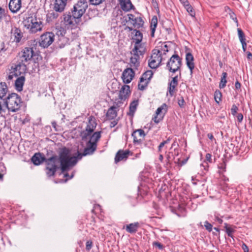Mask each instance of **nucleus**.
I'll return each mask as SVG.
<instances>
[{"mask_svg": "<svg viewBox=\"0 0 252 252\" xmlns=\"http://www.w3.org/2000/svg\"><path fill=\"white\" fill-rule=\"evenodd\" d=\"M100 137L101 131H96L92 136H88L87 140H83L86 142L85 147L82 153L77 152L79 158L81 159L83 156L93 155L97 149V143Z\"/></svg>", "mask_w": 252, "mask_h": 252, "instance_id": "f257e3e1", "label": "nucleus"}, {"mask_svg": "<svg viewBox=\"0 0 252 252\" xmlns=\"http://www.w3.org/2000/svg\"><path fill=\"white\" fill-rule=\"evenodd\" d=\"M62 172L67 171L74 166L80 159L78 157H70L69 150L64 148L60 154L59 159Z\"/></svg>", "mask_w": 252, "mask_h": 252, "instance_id": "f03ea898", "label": "nucleus"}, {"mask_svg": "<svg viewBox=\"0 0 252 252\" xmlns=\"http://www.w3.org/2000/svg\"><path fill=\"white\" fill-rule=\"evenodd\" d=\"M9 111L15 112L18 111L22 103L21 97L16 93H11L5 98L3 100Z\"/></svg>", "mask_w": 252, "mask_h": 252, "instance_id": "7ed1b4c3", "label": "nucleus"}, {"mask_svg": "<svg viewBox=\"0 0 252 252\" xmlns=\"http://www.w3.org/2000/svg\"><path fill=\"white\" fill-rule=\"evenodd\" d=\"M23 23L25 27L29 29L31 33H36L42 30V22L39 19L38 20L35 16L26 17Z\"/></svg>", "mask_w": 252, "mask_h": 252, "instance_id": "20e7f679", "label": "nucleus"}, {"mask_svg": "<svg viewBox=\"0 0 252 252\" xmlns=\"http://www.w3.org/2000/svg\"><path fill=\"white\" fill-rule=\"evenodd\" d=\"M46 164V174L48 177L55 175L58 168L59 158L56 156H53L49 158H46L45 161Z\"/></svg>", "mask_w": 252, "mask_h": 252, "instance_id": "39448f33", "label": "nucleus"}, {"mask_svg": "<svg viewBox=\"0 0 252 252\" xmlns=\"http://www.w3.org/2000/svg\"><path fill=\"white\" fill-rule=\"evenodd\" d=\"M182 59L177 54L172 55L166 64L169 71L173 73L180 71Z\"/></svg>", "mask_w": 252, "mask_h": 252, "instance_id": "423d86ee", "label": "nucleus"}, {"mask_svg": "<svg viewBox=\"0 0 252 252\" xmlns=\"http://www.w3.org/2000/svg\"><path fill=\"white\" fill-rule=\"evenodd\" d=\"M88 7L87 0H79L75 3L73 8L71 9V13L74 14L75 17L80 18L83 16Z\"/></svg>", "mask_w": 252, "mask_h": 252, "instance_id": "0eeeda50", "label": "nucleus"}, {"mask_svg": "<svg viewBox=\"0 0 252 252\" xmlns=\"http://www.w3.org/2000/svg\"><path fill=\"white\" fill-rule=\"evenodd\" d=\"M74 15V14L71 13V11L63 14V22L66 26L73 28L80 22L81 18Z\"/></svg>", "mask_w": 252, "mask_h": 252, "instance_id": "6e6552de", "label": "nucleus"}, {"mask_svg": "<svg viewBox=\"0 0 252 252\" xmlns=\"http://www.w3.org/2000/svg\"><path fill=\"white\" fill-rule=\"evenodd\" d=\"M96 126L95 120L92 118L90 119L85 129L81 132L80 136L82 140H87L88 139V136H92Z\"/></svg>", "mask_w": 252, "mask_h": 252, "instance_id": "1a4fd4ad", "label": "nucleus"}, {"mask_svg": "<svg viewBox=\"0 0 252 252\" xmlns=\"http://www.w3.org/2000/svg\"><path fill=\"white\" fill-rule=\"evenodd\" d=\"M55 35L51 32H47L40 36L39 45L43 48H47L54 40Z\"/></svg>", "mask_w": 252, "mask_h": 252, "instance_id": "9d476101", "label": "nucleus"}, {"mask_svg": "<svg viewBox=\"0 0 252 252\" xmlns=\"http://www.w3.org/2000/svg\"><path fill=\"white\" fill-rule=\"evenodd\" d=\"M153 75V72L151 70H147L143 73L140 78V82L138 84V89L140 90L143 91L146 88Z\"/></svg>", "mask_w": 252, "mask_h": 252, "instance_id": "9b49d317", "label": "nucleus"}, {"mask_svg": "<svg viewBox=\"0 0 252 252\" xmlns=\"http://www.w3.org/2000/svg\"><path fill=\"white\" fill-rule=\"evenodd\" d=\"M33 54V47H25L19 54L18 59L27 63L32 59Z\"/></svg>", "mask_w": 252, "mask_h": 252, "instance_id": "f8f14e48", "label": "nucleus"}, {"mask_svg": "<svg viewBox=\"0 0 252 252\" xmlns=\"http://www.w3.org/2000/svg\"><path fill=\"white\" fill-rule=\"evenodd\" d=\"M26 62L18 59L14 66H11V70H13L17 75L22 76L25 74L27 70Z\"/></svg>", "mask_w": 252, "mask_h": 252, "instance_id": "ddd939ff", "label": "nucleus"}, {"mask_svg": "<svg viewBox=\"0 0 252 252\" xmlns=\"http://www.w3.org/2000/svg\"><path fill=\"white\" fill-rule=\"evenodd\" d=\"M125 20L127 22L130 21L131 24L134 28L139 29L142 27L144 24V21L142 18L140 17H135V16L131 14H128L126 17Z\"/></svg>", "mask_w": 252, "mask_h": 252, "instance_id": "4468645a", "label": "nucleus"}, {"mask_svg": "<svg viewBox=\"0 0 252 252\" xmlns=\"http://www.w3.org/2000/svg\"><path fill=\"white\" fill-rule=\"evenodd\" d=\"M11 39L16 44L19 43L23 37L21 30L16 27L12 28L11 31Z\"/></svg>", "mask_w": 252, "mask_h": 252, "instance_id": "2eb2a0df", "label": "nucleus"}, {"mask_svg": "<svg viewBox=\"0 0 252 252\" xmlns=\"http://www.w3.org/2000/svg\"><path fill=\"white\" fill-rule=\"evenodd\" d=\"M135 73L132 69L127 68L124 70L122 73V78L123 82L126 84L129 83L134 77Z\"/></svg>", "mask_w": 252, "mask_h": 252, "instance_id": "dca6fc26", "label": "nucleus"}, {"mask_svg": "<svg viewBox=\"0 0 252 252\" xmlns=\"http://www.w3.org/2000/svg\"><path fill=\"white\" fill-rule=\"evenodd\" d=\"M122 103L121 101L115 102L114 104L111 106L106 113V117L109 119H114L117 116L116 109L120 106V104Z\"/></svg>", "mask_w": 252, "mask_h": 252, "instance_id": "f3484780", "label": "nucleus"}, {"mask_svg": "<svg viewBox=\"0 0 252 252\" xmlns=\"http://www.w3.org/2000/svg\"><path fill=\"white\" fill-rule=\"evenodd\" d=\"M67 0H55L53 4V9L56 12L61 13L65 9Z\"/></svg>", "mask_w": 252, "mask_h": 252, "instance_id": "a211bd4d", "label": "nucleus"}, {"mask_svg": "<svg viewBox=\"0 0 252 252\" xmlns=\"http://www.w3.org/2000/svg\"><path fill=\"white\" fill-rule=\"evenodd\" d=\"M131 91L128 85H125L122 86L119 92V98L121 100H125L130 95Z\"/></svg>", "mask_w": 252, "mask_h": 252, "instance_id": "6ab92c4d", "label": "nucleus"}, {"mask_svg": "<svg viewBox=\"0 0 252 252\" xmlns=\"http://www.w3.org/2000/svg\"><path fill=\"white\" fill-rule=\"evenodd\" d=\"M21 5V0H10L9 8L12 13H15L19 11Z\"/></svg>", "mask_w": 252, "mask_h": 252, "instance_id": "aec40b11", "label": "nucleus"}, {"mask_svg": "<svg viewBox=\"0 0 252 252\" xmlns=\"http://www.w3.org/2000/svg\"><path fill=\"white\" fill-rule=\"evenodd\" d=\"M178 84V77L175 76L172 78V80L168 83V92L171 96H173L175 93V88Z\"/></svg>", "mask_w": 252, "mask_h": 252, "instance_id": "412c9836", "label": "nucleus"}, {"mask_svg": "<svg viewBox=\"0 0 252 252\" xmlns=\"http://www.w3.org/2000/svg\"><path fill=\"white\" fill-rule=\"evenodd\" d=\"M146 51V48L144 44L140 42L139 44L135 43L134 48L132 49L133 54L134 55L143 56Z\"/></svg>", "mask_w": 252, "mask_h": 252, "instance_id": "4be33fe9", "label": "nucleus"}, {"mask_svg": "<svg viewBox=\"0 0 252 252\" xmlns=\"http://www.w3.org/2000/svg\"><path fill=\"white\" fill-rule=\"evenodd\" d=\"M32 161L35 165H39L45 161L46 158L40 153H35L31 158Z\"/></svg>", "mask_w": 252, "mask_h": 252, "instance_id": "5701e85b", "label": "nucleus"}, {"mask_svg": "<svg viewBox=\"0 0 252 252\" xmlns=\"http://www.w3.org/2000/svg\"><path fill=\"white\" fill-rule=\"evenodd\" d=\"M129 150H119L116 154L115 158V162L117 163L122 160H126L129 155Z\"/></svg>", "mask_w": 252, "mask_h": 252, "instance_id": "b1692460", "label": "nucleus"}, {"mask_svg": "<svg viewBox=\"0 0 252 252\" xmlns=\"http://www.w3.org/2000/svg\"><path fill=\"white\" fill-rule=\"evenodd\" d=\"M25 82V77L24 75L19 76L15 81V88L18 92L23 90V86Z\"/></svg>", "mask_w": 252, "mask_h": 252, "instance_id": "393cba45", "label": "nucleus"}, {"mask_svg": "<svg viewBox=\"0 0 252 252\" xmlns=\"http://www.w3.org/2000/svg\"><path fill=\"white\" fill-rule=\"evenodd\" d=\"M137 134H138L139 136L142 138H144L145 136L144 131L142 129H137L133 132L132 133V136L133 138V142L134 144L140 143L141 142V139H138Z\"/></svg>", "mask_w": 252, "mask_h": 252, "instance_id": "a878e982", "label": "nucleus"}, {"mask_svg": "<svg viewBox=\"0 0 252 252\" xmlns=\"http://www.w3.org/2000/svg\"><path fill=\"white\" fill-rule=\"evenodd\" d=\"M186 61L188 67L190 70V73H192V70L194 68V57L191 53H187L186 55Z\"/></svg>", "mask_w": 252, "mask_h": 252, "instance_id": "bb28decb", "label": "nucleus"}, {"mask_svg": "<svg viewBox=\"0 0 252 252\" xmlns=\"http://www.w3.org/2000/svg\"><path fill=\"white\" fill-rule=\"evenodd\" d=\"M139 227V224L138 222L131 223L127 224L126 226V231L131 234L135 233L138 230Z\"/></svg>", "mask_w": 252, "mask_h": 252, "instance_id": "cd10ccee", "label": "nucleus"}, {"mask_svg": "<svg viewBox=\"0 0 252 252\" xmlns=\"http://www.w3.org/2000/svg\"><path fill=\"white\" fill-rule=\"evenodd\" d=\"M151 59L157 61L160 63L162 62V58L160 50L159 49H155L152 51V54L151 56Z\"/></svg>", "mask_w": 252, "mask_h": 252, "instance_id": "c85d7f7f", "label": "nucleus"}, {"mask_svg": "<svg viewBox=\"0 0 252 252\" xmlns=\"http://www.w3.org/2000/svg\"><path fill=\"white\" fill-rule=\"evenodd\" d=\"M8 92V88L5 82L0 83V99L4 100L7 96L6 94Z\"/></svg>", "mask_w": 252, "mask_h": 252, "instance_id": "c756f323", "label": "nucleus"}, {"mask_svg": "<svg viewBox=\"0 0 252 252\" xmlns=\"http://www.w3.org/2000/svg\"><path fill=\"white\" fill-rule=\"evenodd\" d=\"M3 19L6 23H8L10 21L11 17L7 14V11L0 6V23Z\"/></svg>", "mask_w": 252, "mask_h": 252, "instance_id": "7c9ffc66", "label": "nucleus"}, {"mask_svg": "<svg viewBox=\"0 0 252 252\" xmlns=\"http://www.w3.org/2000/svg\"><path fill=\"white\" fill-rule=\"evenodd\" d=\"M120 3L122 9L126 11L130 10L133 6L130 0H121Z\"/></svg>", "mask_w": 252, "mask_h": 252, "instance_id": "2f4dec72", "label": "nucleus"}, {"mask_svg": "<svg viewBox=\"0 0 252 252\" xmlns=\"http://www.w3.org/2000/svg\"><path fill=\"white\" fill-rule=\"evenodd\" d=\"M158 25V18L156 16H154L151 21V37H154L155 35V32L156 31V28L157 27Z\"/></svg>", "mask_w": 252, "mask_h": 252, "instance_id": "473e14b6", "label": "nucleus"}, {"mask_svg": "<svg viewBox=\"0 0 252 252\" xmlns=\"http://www.w3.org/2000/svg\"><path fill=\"white\" fill-rule=\"evenodd\" d=\"M70 38L68 36L61 35L59 38V44L61 48L64 47L65 45L69 44Z\"/></svg>", "mask_w": 252, "mask_h": 252, "instance_id": "72a5a7b5", "label": "nucleus"}, {"mask_svg": "<svg viewBox=\"0 0 252 252\" xmlns=\"http://www.w3.org/2000/svg\"><path fill=\"white\" fill-rule=\"evenodd\" d=\"M138 105V100H134L130 103L129 107V112L128 113V114L129 115H133L134 114V113H135V112L137 109V107Z\"/></svg>", "mask_w": 252, "mask_h": 252, "instance_id": "f704fd0d", "label": "nucleus"}, {"mask_svg": "<svg viewBox=\"0 0 252 252\" xmlns=\"http://www.w3.org/2000/svg\"><path fill=\"white\" fill-rule=\"evenodd\" d=\"M134 32H135L133 40L136 44H139L141 42L143 39V34L139 30L136 29L134 30Z\"/></svg>", "mask_w": 252, "mask_h": 252, "instance_id": "c9c22d12", "label": "nucleus"}, {"mask_svg": "<svg viewBox=\"0 0 252 252\" xmlns=\"http://www.w3.org/2000/svg\"><path fill=\"white\" fill-rule=\"evenodd\" d=\"M140 58V56L139 55H134L133 54V56L130 58V63L131 64V66L137 68L139 64V60Z\"/></svg>", "mask_w": 252, "mask_h": 252, "instance_id": "e433bc0d", "label": "nucleus"}, {"mask_svg": "<svg viewBox=\"0 0 252 252\" xmlns=\"http://www.w3.org/2000/svg\"><path fill=\"white\" fill-rule=\"evenodd\" d=\"M167 105L165 103H163L161 106L159 107L156 110V114L159 116H164V113L166 112Z\"/></svg>", "mask_w": 252, "mask_h": 252, "instance_id": "4c0bfd02", "label": "nucleus"}, {"mask_svg": "<svg viewBox=\"0 0 252 252\" xmlns=\"http://www.w3.org/2000/svg\"><path fill=\"white\" fill-rule=\"evenodd\" d=\"M227 76V73L225 72H223L222 73V77L221 78L220 82L219 84V87L220 89L224 88L226 86V83L227 82L226 77Z\"/></svg>", "mask_w": 252, "mask_h": 252, "instance_id": "58836bf2", "label": "nucleus"}, {"mask_svg": "<svg viewBox=\"0 0 252 252\" xmlns=\"http://www.w3.org/2000/svg\"><path fill=\"white\" fill-rule=\"evenodd\" d=\"M160 63H161L159 62H157V61L151 59V58H150L148 64L150 68L152 69H155L158 67L160 65Z\"/></svg>", "mask_w": 252, "mask_h": 252, "instance_id": "ea45409f", "label": "nucleus"}, {"mask_svg": "<svg viewBox=\"0 0 252 252\" xmlns=\"http://www.w3.org/2000/svg\"><path fill=\"white\" fill-rule=\"evenodd\" d=\"M224 228L225 229V232L227 233V235L229 237L233 238V233L235 231V230L230 226H229V225L226 223H224Z\"/></svg>", "mask_w": 252, "mask_h": 252, "instance_id": "a19ab883", "label": "nucleus"}, {"mask_svg": "<svg viewBox=\"0 0 252 252\" xmlns=\"http://www.w3.org/2000/svg\"><path fill=\"white\" fill-rule=\"evenodd\" d=\"M222 94L220 91L216 90L214 93V98L217 103L221 100Z\"/></svg>", "mask_w": 252, "mask_h": 252, "instance_id": "79ce46f5", "label": "nucleus"}, {"mask_svg": "<svg viewBox=\"0 0 252 252\" xmlns=\"http://www.w3.org/2000/svg\"><path fill=\"white\" fill-rule=\"evenodd\" d=\"M239 39L241 42L246 41L245 35L243 31L240 28L237 29Z\"/></svg>", "mask_w": 252, "mask_h": 252, "instance_id": "37998d69", "label": "nucleus"}, {"mask_svg": "<svg viewBox=\"0 0 252 252\" xmlns=\"http://www.w3.org/2000/svg\"><path fill=\"white\" fill-rule=\"evenodd\" d=\"M18 76L16 74L13 70H11V69L10 70V72L8 76H7L6 80L8 83H10V81H12L14 77H17Z\"/></svg>", "mask_w": 252, "mask_h": 252, "instance_id": "c03bdc74", "label": "nucleus"}, {"mask_svg": "<svg viewBox=\"0 0 252 252\" xmlns=\"http://www.w3.org/2000/svg\"><path fill=\"white\" fill-rule=\"evenodd\" d=\"M184 7L186 8V9L189 12L190 16H191L192 17H194L195 16V12L193 10L192 7L189 4V3L187 5H185Z\"/></svg>", "mask_w": 252, "mask_h": 252, "instance_id": "a18cd8bd", "label": "nucleus"}, {"mask_svg": "<svg viewBox=\"0 0 252 252\" xmlns=\"http://www.w3.org/2000/svg\"><path fill=\"white\" fill-rule=\"evenodd\" d=\"M218 168L219 169V173L220 174H222L226 171V163L225 162L220 163L218 165Z\"/></svg>", "mask_w": 252, "mask_h": 252, "instance_id": "49530a36", "label": "nucleus"}, {"mask_svg": "<svg viewBox=\"0 0 252 252\" xmlns=\"http://www.w3.org/2000/svg\"><path fill=\"white\" fill-rule=\"evenodd\" d=\"M57 34L58 35L59 37L61 35L69 36L70 34V31H68V32H67L64 29V28H61L60 30L58 31Z\"/></svg>", "mask_w": 252, "mask_h": 252, "instance_id": "de8ad7c7", "label": "nucleus"}, {"mask_svg": "<svg viewBox=\"0 0 252 252\" xmlns=\"http://www.w3.org/2000/svg\"><path fill=\"white\" fill-rule=\"evenodd\" d=\"M204 227L205 229L209 232H211L213 228V225L207 220L204 222Z\"/></svg>", "mask_w": 252, "mask_h": 252, "instance_id": "09e8293b", "label": "nucleus"}, {"mask_svg": "<svg viewBox=\"0 0 252 252\" xmlns=\"http://www.w3.org/2000/svg\"><path fill=\"white\" fill-rule=\"evenodd\" d=\"M58 12L55 11L49 13L47 15L48 17L52 19H57L59 17V14Z\"/></svg>", "mask_w": 252, "mask_h": 252, "instance_id": "8fccbe9b", "label": "nucleus"}, {"mask_svg": "<svg viewBox=\"0 0 252 252\" xmlns=\"http://www.w3.org/2000/svg\"><path fill=\"white\" fill-rule=\"evenodd\" d=\"M170 141V138H168L167 140L162 141L160 144L159 145L158 147V150L159 152L161 151V148L166 144L169 143Z\"/></svg>", "mask_w": 252, "mask_h": 252, "instance_id": "3c124183", "label": "nucleus"}, {"mask_svg": "<svg viewBox=\"0 0 252 252\" xmlns=\"http://www.w3.org/2000/svg\"><path fill=\"white\" fill-rule=\"evenodd\" d=\"M238 110V107L235 105L233 104L231 108V112L233 116H235Z\"/></svg>", "mask_w": 252, "mask_h": 252, "instance_id": "603ef678", "label": "nucleus"}, {"mask_svg": "<svg viewBox=\"0 0 252 252\" xmlns=\"http://www.w3.org/2000/svg\"><path fill=\"white\" fill-rule=\"evenodd\" d=\"M104 0H87L92 5H98L101 3Z\"/></svg>", "mask_w": 252, "mask_h": 252, "instance_id": "864d4df0", "label": "nucleus"}, {"mask_svg": "<svg viewBox=\"0 0 252 252\" xmlns=\"http://www.w3.org/2000/svg\"><path fill=\"white\" fill-rule=\"evenodd\" d=\"M163 117V115L159 116V115H156V116H155L154 118H153V120L154 121V122L156 124H158V123H159V122L162 120Z\"/></svg>", "mask_w": 252, "mask_h": 252, "instance_id": "5fc2aeb1", "label": "nucleus"}, {"mask_svg": "<svg viewBox=\"0 0 252 252\" xmlns=\"http://www.w3.org/2000/svg\"><path fill=\"white\" fill-rule=\"evenodd\" d=\"M92 247V242L88 241L86 244V249L87 251H90Z\"/></svg>", "mask_w": 252, "mask_h": 252, "instance_id": "6e6d98bb", "label": "nucleus"}, {"mask_svg": "<svg viewBox=\"0 0 252 252\" xmlns=\"http://www.w3.org/2000/svg\"><path fill=\"white\" fill-rule=\"evenodd\" d=\"M178 105L181 107H183L184 106V105H185V100H184V99L183 97H181L180 99L178 98Z\"/></svg>", "mask_w": 252, "mask_h": 252, "instance_id": "4d7b16f0", "label": "nucleus"}, {"mask_svg": "<svg viewBox=\"0 0 252 252\" xmlns=\"http://www.w3.org/2000/svg\"><path fill=\"white\" fill-rule=\"evenodd\" d=\"M230 18L237 24V26H238V22L235 14L234 13L230 14Z\"/></svg>", "mask_w": 252, "mask_h": 252, "instance_id": "13d9d810", "label": "nucleus"}, {"mask_svg": "<svg viewBox=\"0 0 252 252\" xmlns=\"http://www.w3.org/2000/svg\"><path fill=\"white\" fill-rule=\"evenodd\" d=\"M205 160L210 163H212V155L209 153H207L205 156Z\"/></svg>", "mask_w": 252, "mask_h": 252, "instance_id": "bf43d9fd", "label": "nucleus"}, {"mask_svg": "<svg viewBox=\"0 0 252 252\" xmlns=\"http://www.w3.org/2000/svg\"><path fill=\"white\" fill-rule=\"evenodd\" d=\"M241 247L244 251V252H249V248L245 243H243Z\"/></svg>", "mask_w": 252, "mask_h": 252, "instance_id": "052dcab7", "label": "nucleus"}, {"mask_svg": "<svg viewBox=\"0 0 252 252\" xmlns=\"http://www.w3.org/2000/svg\"><path fill=\"white\" fill-rule=\"evenodd\" d=\"M161 50L163 51V53L164 54H166V52H168V46L166 44H164V45L162 46H161Z\"/></svg>", "mask_w": 252, "mask_h": 252, "instance_id": "680f3d73", "label": "nucleus"}, {"mask_svg": "<svg viewBox=\"0 0 252 252\" xmlns=\"http://www.w3.org/2000/svg\"><path fill=\"white\" fill-rule=\"evenodd\" d=\"M237 121L239 123H241L243 120V115L242 113L238 114L237 116Z\"/></svg>", "mask_w": 252, "mask_h": 252, "instance_id": "e2e57ef3", "label": "nucleus"}, {"mask_svg": "<svg viewBox=\"0 0 252 252\" xmlns=\"http://www.w3.org/2000/svg\"><path fill=\"white\" fill-rule=\"evenodd\" d=\"M118 124V120H113V121L110 122V127L111 128L114 127L115 126H116Z\"/></svg>", "mask_w": 252, "mask_h": 252, "instance_id": "0e129e2a", "label": "nucleus"}, {"mask_svg": "<svg viewBox=\"0 0 252 252\" xmlns=\"http://www.w3.org/2000/svg\"><path fill=\"white\" fill-rule=\"evenodd\" d=\"M7 49L4 47V43L2 42L1 43V48L0 50V54L2 55L3 52H4L6 51Z\"/></svg>", "mask_w": 252, "mask_h": 252, "instance_id": "69168bd1", "label": "nucleus"}, {"mask_svg": "<svg viewBox=\"0 0 252 252\" xmlns=\"http://www.w3.org/2000/svg\"><path fill=\"white\" fill-rule=\"evenodd\" d=\"M215 220L217 221L219 224H221L223 222L222 220L217 216H215Z\"/></svg>", "mask_w": 252, "mask_h": 252, "instance_id": "338daca9", "label": "nucleus"}, {"mask_svg": "<svg viewBox=\"0 0 252 252\" xmlns=\"http://www.w3.org/2000/svg\"><path fill=\"white\" fill-rule=\"evenodd\" d=\"M71 33L72 35L70 37V40L72 41L73 39L76 38V37L77 36V34L75 33H73L72 32L70 31V34Z\"/></svg>", "mask_w": 252, "mask_h": 252, "instance_id": "774afa93", "label": "nucleus"}]
</instances>
